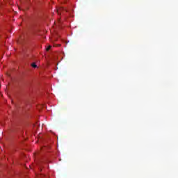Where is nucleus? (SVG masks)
Segmentation results:
<instances>
[{
	"instance_id": "f257e3e1",
	"label": "nucleus",
	"mask_w": 178,
	"mask_h": 178,
	"mask_svg": "<svg viewBox=\"0 0 178 178\" xmlns=\"http://www.w3.org/2000/svg\"><path fill=\"white\" fill-rule=\"evenodd\" d=\"M31 66L32 67H33L34 69L38 67L37 66V65L35 64V63H33L31 65Z\"/></svg>"
},
{
	"instance_id": "f03ea898",
	"label": "nucleus",
	"mask_w": 178,
	"mask_h": 178,
	"mask_svg": "<svg viewBox=\"0 0 178 178\" xmlns=\"http://www.w3.org/2000/svg\"><path fill=\"white\" fill-rule=\"evenodd\" d=\"M51 47L49 46V47L47 48V51H49L51 49Z\"/></svg>"
},
{
	"instance_id": "7ed1b4c3",
	"label": "nucleus",
	"mask_w": 178,
	"mask_h": 178,
	"mask_svg": "<svg viewBox=\"0 0 178 178\" xmlns=\"http://www.w3.org/2000/svg\"><path fill=\"white\" fill-rule=\"evenodd\" d=\"M58 15H60L59 10H57Z\"/></svg>"
}]
</instances>
